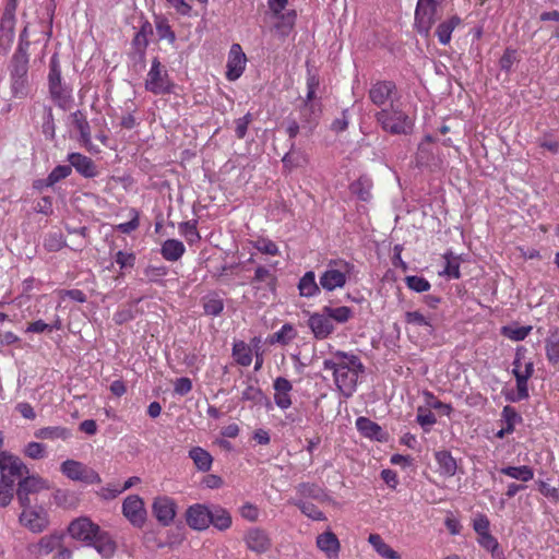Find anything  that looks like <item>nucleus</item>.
I'll use <instances>...</instances> for the list:
<instances>
[{
	"label": "nucleus",
	"instance_id": "f257e3e1",
	"mask_svg": "<svg viewBox=\"0 0 559 559\" xmlns=\"http://www.w3.org/2000/svg\"><path fill=\"white\" fill-rule=\"evenodd\" d=\"M323 368L333 372L334 383L345 397L356 391L359 374L365 372L360 358L352 353L336 350L323 361Z\"/></svg>",
	"mask_w": 559,
	"mask_h": 559
},
{
	"label": "nucleus",
	"instance_id": "f03ea898",
	"mask_svg": "<svg viewBox=\"0 0 559 559\" xmlns=\"http://www.w3.org/2000/svg\"><path fill=\"white\" fill-rule=\"evenodd\" d=\"M374 118L383 131L390 134L406 135L413 131V119L400 109L399 106L394 105L389 108H382L376 112Z\"/></svg>",
	"mask_w": 559,
	"mask_h": 559
},
{
	"label": "nucleus",
	"instance_id": "7ed1b4c3",
	"mask_svg": "<svg viewBox=\"0 0 559 559\" xmlns=\"http://www.w3.org/2000/svg\"><path fill=\"white\" fill-rule=\"evenodd\" d=\"M48 88L51 99L62 110H69L73 103L72 90L62 83L60 62L53 55L49 63Z\"/></svg>",
	"mask_w": 559,
	"mask_h": 559
},
{
	"label": "nucleus",
	"instance_id": "20e7f679",
	"mask_svg": "<svg viewBox=\"0 0 559 559\" xmlns=\"http://www.w3.org/2000/svg\"><path fill=\"white\" fill-rule=\"evenodd\" d=\"M355 269V265L343 259L330 260L320 275V286L325 292L343 288Z\"/></svg>",
	"mask_w": 559,
	"mask_h": 559
},
{
	"label": "nucleus",
	"instance_id": "39448f33",
	"mask_svg": "<svg viewBox=\"0 0 559 559\" xmlns=\"http://www.w3.org/2000/svg\"><path fill=\"white\" fill-rule=\"evenodd\" d=\"M48 489L47 480L38 475H25L17 483L16 498L22 509H29L32 506L31 496Z\"/></svg>",
	"mask_w": 559,
	"mask_h": 559
},
{
	"label": "nucleus",
	"instance_id": "423d86ee",
	"mask_svg": "<svg viewBox=\"0 0 559 559\" xmlns=\"http://www.w3.org/2000/svg\"><path fill=\"white\" fill-rule=\"evenodd\" d=\"M61 472L71 480L87 485L100 484L102 478L96 471L74 460H67L60 466Z\"/></svg>",
	"mask_w": 559,
	"mask_h": 559
},
{
	"label": "nucleus",
	"instance_id": "0eeeda50",
	"mask_svg": "<svg viewBox=\"0 0 559 559\" xmlns=\"http://www.w3.org/2000/svg\"><path fill=\"white\" fill-rule=\"evenodd\" d=\"M437 20L438 2L436 0H418L415 11L417 31L427 36Z\"/></svg>",
	"mask_w": 559,
	"mask_h": 559
},
{
	"label": "nucleus",
	"instance_id": "6e6552de",
	"mask_svg": "<svg viewBox=\"0 0 559 559\" xmlns=\"http://www.w3.org/2000/svg\"><path fill=\"white\" fill-rule=\"evenodd\" d=\"M0 473L1 480L14 484L15 479H22L29 471L19 456L10 452H2L0 454Z\"/></svg>",
	"mask_w": 559,
	"mask_h": 559
},
{
	"label": "nucleus",
	"instance_id": "1a4fd4ad",
	"mask_svg": "<svg viewBox=\"0 0 559 559\" xmlns=\"http://www.w3.org/2000/svg\"><path fill=\"white\" fill-rule=\"evenodd\" d=\"M145 88L156 95L167 94L173 90L168 73L163 69L158 58H154L152 61V67L145 81Z\"/></svg>",
	"mask_w": 559,
	"mask_h": 559
},
{
	"label": "nucleus",
	"instance_id": "9d476101",
	"mask_svg": "<svg viewBox=\"0 0 559 559\" xmlns=\"http://www.w3.org/2000/svg\"><path fill=\"white\" fill-rule=\"evenodd\" d=\"M122 514L134 527H143L147 512L142 498L138 495L128 496L122 503Z\"/></svg>",
	"mask_w": 559,
	"mask_h": 559
},
{
	"label": "nucleus",
	"instance_id": "9b49d317",
	"mask_svg": "<svg viewBox=\"0 0 559 559\" xmlns=\"http://www.w3.org/2000/svg\"><path fill=\"white\" fill-rule=\"evenodd\" d=\"M369 99L378 107L394 106V98L396 96V85L392 81H378L371 85L369 93Z\"/></svg>",
	"mask_w": 559,
	"mask_h": 559
},
{
	"label": "nucleus",
	"instance_id": "f8f14e48",
	"mask_svg": "<svg viewBox=\"0 0 559 559\" xmlns=\"http://www.w3.org/2000/svg\"><path fill=\"white\" fill-rule=\"evenodd\" d=\"M247 548L258 555L267 552L272 547L269 533L260 527H251L243 535Z\"/></svg>",
	"mask_w": 559,
	"mask_h": 559
},
{
	"label": "nucleus",
	"instance_id": "ddd939ff",
	"mask_svg": "<svg viewBox=\"0 0 559 559\" xmlns=\"http://www.w3.org/2000/svg\"><path fill=\"white\" fill-rule=\"evenodd\" d=\"M99 526L88 518L82 516L73 520L68 526L69 535L76 540L90 544L95 538Z\"/></svg>",
	"mask_w": 559,
	"mask_h": 559
},
{
	"label": "nucleus",
	"instance_id": "4468645a",
	"mask_svg": "<svg viewBox=\"0 0 559 559\" xmlns=\"http://www.w3.org/2000/svg\"><path fill=\"white\" fill-rule=\"evenodd\" d=\"M176 502L167 496L156 497L152 504V512L163 526H168L173 523L176 516Z\"/></svg>",
	"mask_w": 559,
	"mask_h": 559
},
{
	"label": "nucleus",
	"instance_id": "2eb2a0df",
	"mask_svg": "<svg viewBox=\"0 0 559 559\" xmlns=\"http://www.w3.org/2000/svg\"><path fill=\"white\" fill-rule=\"evenodd\" d=\"M20 523L33 533H41L49 525L48 514L44 510L23 509L19 516Z\"/></svg>",
	"mask_w": 559,
	"mask_h": 559
},
{
	"label": "nucleus",
	"instance_id": "dca6fc26",
	"mask_svg": "<svg viewBox=\"0 0 559 559\" xmlns=\"http://www.w3.org/2000/svg\"><path fill=\"white\" fill-rule=\"evenodd\" d=\"M247 57L239 44H233L228 53L226 78L235 81L241 76L245 71Z\"/></svg>",
	"mask_w": 559,
	"mask_h": 559
},
{
	"label": "nucleus",
	"instance_id": "f3484780",
	"mask_svg": "<svg viewBox=\"0 0 559 559\" xmlns=\"http://www.w3.org/2000/svg\"><path fill=\"white\" fill-rule=\"evenodd\" d=\"M211 509L204 504H193L186 512L187 524L197 531L206 530L211 524Z\"/></svg>",
	"mask_w": 559,
	"mask_h": 559
},
{
	"label": "nucleus",
	"instance_id": "a211bd4d",
	"mask_svg": "<svg viewBox=\"0 0 559 559\" xmlns=\"http://www.w3.org/2000/svg\"><path fill=\"white\" fill-rule=\"evenodd\" d=\"M63 533L55 532L43 536L37 543L29 545V551L37 558L48 556L57 550L63 540Z\"/></svg>",
	"mask_w": 559,
	"mask_h": 559
},
{
	"label": "nucleus",
	"instance_id": "6ab92c4d",
	"mask_svg": "<svg viewBox=\"0 0 559 559\" xmlns=\"http://www.w3.org/2000/svg\"><path fill=\"white\" fill-rule=\"evenodd\" d=\"M308 326L318 340L326 338L334 331V324L323 309L321 312H316L309 317Z\"/></svg>",
	"mask_w": 559,
	"mask_h": 559
},
{
	"label": "nucleus",
	"instance_id": "aec40b11",
	"mask_svg": "<svg viewBox=\"0 0 559 559\" xmlns=\"http://www.w3.org/2000/svg\"><path fill=\"white\" fill-rule=\"evenodd\" d=\"M274 389V402L276 406L281 409H287L292 406L293 401L290 397V392L293 390V384L289 380L284 377H278L273 382Z\"/></svg>",
	"mask_w": 559,
	"mask_h": 559
},
{
	"label": "nucleus",
	"instance_id": "412c9836",
	"mask_svg": "<svg viewBox=\"0 0 559 559\" xmlns=\"http://www.w3.org/2000/svg\"><path fill=\"white\" fill-rule=\"evenodd\" d=\"M68 162L70 163L71 168L74 167L75 170L85 178H94L98 174L93 159L81 153L69 154Z\"/></svg>",
	"mask_w": 559,
	"mask_h": 559
},
{
	"label": "nucleus",
	"instance_id": "4be33fe9",
	"mask_svg": "<svg viewBox=\"0 0 559 559\" xmlns=\"http://www.w3.org/2000/svg\"><path fill=\"white\" fill-rule=\"evenodd\" d=\"M276 282L277 278L275 274L261 265L255 269L254 276L251 280L254 289L260 290L266 288L271 293L275 292Z\"/></svg>",
	"mask_w": 559,
	"mask_h": 559
},
{
	"label": "nucleus",
	"instance_id": "5701e85b",
	"mask_svg": "<svg viewBox=\"0 0 559 559\" xmlns=\"http://www.w3.org/2000/svg\"><path fill=\"white\" fill-rule=\"evenodd\" d=\"M317 547L325 552L328 558L336 559L341 549L337 536L333 532H324L317 537Z\"/></svg>",
	"mask_w": 559,
	"mask_h": 559
},
{
	"label": "nucleus",
	"instance_id": "b1692460",
	"mask_svg": "<svg viewBox=\"0 0 559 559\" xmlns=\"http://www.w3.org/2000/svg\"><path fill=\"white\" fill-rule=\"evenodd\" d=\"M90 545H93L97 552L104 558H110L116 550L115 542L111 539L109 534L102 531L100 527L98 528L95 538L90 542Z\"/></svg>",
	"mask_w": 559,
	"mask_h": 559
},
{
	"label": "nucleus",
	"instance_id": "393cba45",
	"mask_svg": "<svg viewBox=\"0 0 559 559\" xmlns=\"http://www.w3.org/2000/svg\"><path fill=\"white\" fill-rule=\"evenodd\" d=\"M70 117L72 123L80 132V141L85 147L92 150L91 128L85 115L81 110H76L72 112Z\"/></svg>",
	"mask_w": 559,
	"mask_h": 559
},
{
	"label": "nucleus",
	"instance_id": "a878e982",
	"mask_svg": "<svg viewBox=\"0 0 559 559\" xmlns=\"http://www.w3.org/2000/svg\"><path fill=\"white\" fill-rule=\"evenodd\" d=\"M435 459L438 464L440 475L444 477H452L455 475L457 469V463L449 451H437L435 453Z\"/></svg>",
	"mask_w": 559,
	"mask_h": 559
},
{
	"label": "nucleus",
	"instance_id": "bb28decb",
	"mask_svg": "<svg viewBox=\"0 0 559 559\" xmlns=\"http://www.w3.org/2000/svg\"><path fill=\"white\" fill-rule=\"evenodd\" d=\"M296 492L300 496V499L309 498L319 502H325L330 500V497L325 491L317 484L313 483H300L296 487Z\"/></svg>",
	"mask_w": 559,
	"mask_h": 559
},
{
	"label": "nucleus",
	"instance_id": "cd10ccee",
	"mask_svg": "<svg viewBox=\"0 0 559 559\" xmlns=\"http://www.w3.org/2000/svg\"><path fill=\"white\" fill-rule=\"evenodd\" d=\"M28 72V55L26 47H17L11 61V78H21L27 75Z\"/></svg>",
	"mask_w": 559,
	"mask_h": 559
},
{
	"label": "nucleus",
	"instance_id": "c85d7f7f",
	"mask_svg": "<svg viewBox=\"0 0 559 559\" xmlns=\"http://www.w3.org/2000/svg\"><path fill=\"white\" fill-rule=\"evenodd\" d=\"M298 289L301 296L310 298L320 293V282H316V274L313 271H308L299 280Z\"/></svg>",
	"mask_w": 559,
	"mask_h": 559
},
{
	"label": "nucleus",
	"instance_id": "c756f323",
	"mask_svg": "<svg viewBox=\"0 0 559 559\" xmlns=\"http://www.w3.org/2000/svg\"><path fill=\"white\" fill-rule=\"evenodd\" d=\"M15 22L1 20L0 22V55H7L15 36Z\"/></svg>",
	"mask_w": 559,
	"mask_h": 559
},
{
	"label": "nucleus",
	"instance_id": "7c9ffc66",
	"mask_svg": "<svg viewBox=\"0 0 559 559\" xmlns=\"http://www.w3.org/2000/svg\"><path fill=\"white\" fill-rule=\"evenodd\" d=\"M356 427L361 432L362 436L381 441L382 428L374 421L370 420L367 417H358L356 420Z\"/></svg>",
	"mask_w": 559,
	"mask_h": 559
},
{
	"label": "nucleus",
	"instance_id": "2f4dec72",
	"mask_svg": "<svg viewBox=\"0 0 559 559\" xmlns=\"http://www.w3.org/2000/svg\"><path fill=\"white\" fill-rule=\"evenodd\" d=\"M189 457L193 461L200 472H209L212 467V455L201 447H193L189 451Z\"/></svg>",
	"mask_w": 559,
	"mask_h": 559
},
{
	"label": "nucleus",
	"instance_id": "473e14b6",
	"mask_svg": "<svg viewBox=\"0 0 559 559\" xmlns=\"http://www.w3.org/2000/svg\"><path fill=\"white\" fill-rule=\"evenodd\" d=\"M545 350L550 364L559 362V330L557 328L549 331V335L545 340Z\"/></svg>",
	"mask_w": 559,
	"mask_h": 559
},
{
	"label": "nucleus",
	"instance_id": "72a5a7b5",
	"mask_svg": "<svg viewBox=\"0 0 559 559\" xmlns=\"http://www.w3.org/2000/svg\"><path fill=\"white\" fill-rule=\"evenodd\" d=\"M34 435L43 440H67L71 437V430L61 426L44 427L36 430Z\"/></svg>",
	"mask_w": 559,
	"mask_h": 559
},
{
	"label": "nucleus",
	"instance_id": "f704fd0d",
	"mask_svg": "<svg viewBox=\"0 0 559 559\" xmlns=\"http://www.w3.org/2000/svg\"><path fill=\"white\" fill-rule=\"evenodd\" d=\"M185 250V246L181 241L177 239H167L162 245L160 253L167 261H177L183 255Z\"/></svg>",
	"mask_w": 559,
	"mask_h": 559
},
{
	"label": "nucleus",
	"instance_id": "c9c22d12",
	"mask_svg": "<svg viewBox=\"0 0 559 559\" xmlns=\"http://www.w3.org/2000/svg\"><path fill=\"white\" fill-rule=\"evenodd\" d=\"M211 524L219 531H226L231 526L230 513L219 506H215L211 509Z\"/></svg>",
	"mask_w": 559,
	"mask_h": 559
},
{
	"label": "nucleus",
	"instance_id": "e433bc0d",
	"mask_svg": "<svg viewBox=\"0 0 559 559\" xmlns=\"http://www.w3.org/2000/svg\"><path fill=\"white\" fill-rule=\"evenodd\" d=\"M368 542L372 545L374 550L385 559H399L400 555L393 550L379 534H370Z\"/></svg>",
	"mask_w": 559,
	"mask_h": 559
},
{
	"label": "nucleus",
	"instance_id": "4c0bfd02",
	"mask_svg": "<svg viewBox=\"0 0 559 559\" xmlns=\"http://www.w3.org/2000/svg\"><path fill=\"white\" fill-rule=\"evenodd\" d=\"M500 472L511 478L521 480V481H530L534 477V472L532 467L527 465L522 466H507L502 467Z\"/></svg>",
	"mask_w": 559,
	"mask_h": 559
},
{
	"label": "nucleus",
	"instance_id": "58836bf2",
	"mask_svg": "<svg viewBox=\"0 0 559 559\" xmlns=\"http://www.w3.org/2000/svg\"><path fill=\"white\" fill-rule=\"evenodd\" d=\"M461 20L457 16H452L450 20L442 22L438 25L436 35L442 45H447L451 40V34L454 28L460 24Z\"/></svg>",
	"mask_w": 559,
	"mask_h": 559
},
{
	"label": "nucleus",
	"instance_id": "ea45409f",
	"mask_svg": "<svg viewBox=\"0 0 559 559\" xmlns=\"http://www.w3.org/2000/svg\"><path fill=\"white\" fill-rule=\"evenodd\" d=\"M233 357L237 364L247 367L252 361L251 348L242 341L236 342L233 346Z\"/></svg>",
	"mask_w": 559,
	"mask_h": 559
},
{
	"label": "nucleus",
	"instance_id": "a19ab883",
	"mask_svg": "<svg viewBox=\"0 0 559 559\" xmlns=\"http://www.w3.org/2000/svg\"><path fill=\"white\" fill-rule=\"evenodd\" d=\"M275 16L278 19L275 28L282 37L288 36L295 25L296 12L293 10Z\"/></svg>",
	"mask_w": 559,
	"mask_h": 559
},
{
	"label": "nucleus",
	"instance_id": "79ce46f5",
	"mask_svg": "<svg viewBox=\"0 0 559 559\" xmlns=\"http://www.w3.org/2000/svg\"><path fill=\"white\" fill-rule=\"evenodd\" d=\"M289 502L296 506L306 516L314 521L325 520L324 514L313 503L306 502L302 499H292Z\"/></svg>",
	"mask_w": 559,
	"mask_h": 559
},
{
	"label": "nucleus",
	"instance_id": "37998d69",
	"mask_svg": "<svg viewBox=\"0 0 559 559\" xmlns=\"http://www.w3.org/2000/svg\"><path fill=\"white\" fill-rule=\"evenodd\" d=\"M322 309L324 310V313L328 314V317L330 318L331 321L334 320L337 323L347 322L352 318V314H353L352 309L346 306L336 307V308H332L330 306H324Z\"/></svg>",
	"mask_w": 559,
	"mask_h": 559
},
{
	"label": "nucleus",
	"instance_id": "c03bdc74",
	"mask_svg": "<svg viewBox=\"0 0 559 559\" xmlns=\"http://www.w3.org/2000/svg\"><path fill=\"white\" fill-rule=\"evenodd\" d=\"M295 337H296V331H295L294 326L289 323H286L271 336L270 342L271 343H280L282 345H287Z\"/></svg>",
	"mask_w": 559,
	"mask_h": 559
},
{
	"label": "nucleus",
	"instance_id": "a18cd8bd",
	"mask_svg": "<svg viewBox=\"0 0 559 559\" xmlns=\"http://www.w3.org/2000/svg\"><path fill=\"white\" fill-rule=\"evenodd\" d=\"M72 173V168L70 165H59L55 167L48 177L45 179V187H52L60 180L69 177Z\"/></svg>",
	"mask_w": 559,
	"mask_h": 559
},
{
	"label": "nucleus",
	"instance_id": "49530a36",
	"mask_svg": "<svg viewBox=\"0 0 559 559\" xmlns=\"http://www.w3.org/2000/svg\"><path fill=\"white\" fill-rule=\"evenodd\" d=\"M321 109L318 104L306 102L304 106L300 108V115L304 122L312 124L316 123Z\"/></svg>",
	"mask_w": 559,
	"mask_h": 559
},
{
	"label": "nucleus",
	"instance_id": "de8ad7c7",
	"mask_svg": "<svg viewBox=\"0 0 559 559\" xmlns=\"http://www.w3.org/2000/svg\"><path fill=\"white\" fill-rule=\"evenodd\" d=\"M478 543L486 550L490 551L493 558H501L502 551L499 550V544L490 533L478 536Z\"/></svg>",
	"mask_w": 559,
	"mask_h": 559
},
{
	"label": "nucleus",
	"instance_id": "09e8293b",
	"mask_svg": "<svg viewBox=\"0 0 559 559\" xmlns=\"http://www.w3.org/2000/svg\"><path fill=\"white\" fill-rule=\"evenodd\" d=\"M443 259L445 260V266H444V270L442 271V274H444L449 277L459 278L461 274H460V263H459L457 259L453 255L452 252H447L443 255Z\"/></svg>",
	"mask_w": 559,
	"mask_h": 559
},
{
	"label": "nucleus",
	"instance_id": "8fccbe9b",
	"mask_svg": "<svg viewBox=\"0 0 559 559\" xmlns=\"http://www.w3.org/2000/svg\"><path fill=\"white\" fill-rule=\"evenodd\" d=\"M532 331V326H503L502 334L512 341H523Z\"/></svg>",
	"mask_w": 559,
	"mask_h": 559
},
{
	"label": "nucleus",
	"instance_id": "3c124183",
	"mask_svg": "<svg viewBox=\"0 0 559 559\" xmlns=\"http://www.w3.org/2000/svg\"><path fill=\"white\" fill-rule=\"evenodd\" d=\"M179 230L190 243L200 239V235L197 229V221L182 222L179 225Z\"/></svg>",
	"mask_w": 559,
	"mask_h": 559
},
{
	"label": "nucleus",
	"instance_id": "603ef678",
	"mask_svg": "<svg viewBox=\"0 0 559 559\" xmlns=\"http://www.w3.org/2000/svg\"><path fill=\"white\" fill-rule=\"evenodd\" d=\"M405 283L409 289L416 293L427 292L431 287L426 278L416 275L406 276Z\"/></svg>",
	"mask_w": 559,
	"mask_h": 559
},
{
	"label": "nucleus",
	"instance_id": "864d4df0",
	"mask_svg": "<svg viewBox=\"0 0 559 559\" xmlns=\"http://www.w3.org/2000/svg\"><path fill=\"white\" fill-rule=\"evenodd\" d=\"M204 312L209 316H218L224 309V302L218 297H206L203 300Z\"/></svg>",
	"mask_w": 559,
	"mask_h": 559
},
{
	"label": "nucleus",
	"instance_id": "5fc2aeb1",
	"mask_svg": "<svg viewBox=\"0 0 559 559\" xmlns=\"http://www.w3.org/2000/svg\"><path fill=\"white\" fill-rule=\"evenodd\" d=\"M11 88L15 97H25L28 93V79L27 75L21 78H11Z\"/></svg>",
	"mask_w": 559,
	"mask_h": 559
},
{
	"label": "nucleus",
	"instance_id": "6e6d98bb",
	"mask_svg": "<svg viewBox=\"0 0 559 559\" xmlns=\"http://www.w3.org/2000/svg\"><path fill=\"white\" fill-rule=\"evenodd\" d=\"M144 275L150 283H160L162 278L167 275V267L148 265L144 270Z\"/></svg>",
	"mask_w": 559,
	"mask_h": 559
},
{
	"label": "nucleus",
	"instance_id": "4d7b16f0",
	"mask_svg": "<svg viewBox=\"0 0 559 559\" xmlns=\"http://www.w3.org/2000/svg\"><path fill=\"white\" fill-rule=\"evenodd\" d=\"M405 322L407 324L420 325V326L423 325V326H428L430 329L432 328L430 318L425 317L419 311H407L405 313Z\"/></svg>",
	"mask_w": 559,
	"mask_h": 559
},
{
	"label": "nucleus",
	"instance_id": "13d9d810",
	"mask_svg": "<svg viewBox=\"0 0 559 559\" xmlns=\"http://www.w3.org/2000/svg\"><path fill=\"white\" fill-rule=\"evenodd\" d=\"M63 246H64V240H63L62 235L59 233L49 234L45 238V241H44V247L49 252L59 251L60 249L63 248Z\"/></svg>",
	"mask_w": 559,
	"mask_h": 559
},
{
	"label": "nucleus",
	"instance_id": "bf43d9fd",
	"mask_svg": "<svg viewBox=\"0 0 559 559\" xmlns=\"http://www.w3.org/2000/svg\"><path fill=\"white\" fill-rule=\"evenodd\" d=\"M13 483L0 479V507L4 508L10 504L13 499Z\"/></svg>",
	"mask_w": 559,
	"mask_h": 559
},
{
	"label": "nucleus",
	"instance_id": "052dcab7",
	"mask_svg": "<svg viewBox=\"0 0 559 559\" xmlns=\"http://www.w3.org/2000/svg\"><path fill=\"white\" fill-rule=\"evenodd\" d=\"M241 399L260 404L264 399V394L260 388L250 384L242 391Z\"/></svg>",
	"mask_w": 559,
	"mask_h": 559
},
{
	"label": "nucleus",
	"instance_id": "680f3d73",
	"mask_svg": "<svg viewBox=\"0 0 559 559\" xmlns=\"http://www.w3.org/2000/svg\"><path fill=\"white\" fill-rule=\"evenodd\" d=\"M46 447L39 442H29L24 450V454L33 460H39L45 456Z\"/></svg>",
	"mask_w": 559,
	"mask_h": 559
},
{
	"label": "nucleus",
	"instance_id": "e2e57ef3",
	"mask_svg": "<svg viewBox=\"0 0 559 559\" xmlns=\"http://www.w3.org/2000/svg\"><path fill=\"white\" fill-rule=\"evenodd\" d=\"M254 247L257 250L265 254L277 255L280 253L276 243L270 239H258Z\"/></svg>",
	"mask_w": 559,
	"mask_h": 559
},
{
	"label": "nucleus",
	"instance_id": "0e129e2a",
	"mask_svg": "<svg viewBox=\"0 0 559 559\" xmlns=\"http://www.w3.org/2000/svg\"><path fill=\"white\" fill-rule=\"evenodd\" d=\"M437 421L436 416L430 411H425L421 407L418 408L417 414V423L426 430H429V427L435 425Z\"/></svg>",
	"mask_w": 559,
	"mask_h": 559
},
{
	"label": "nucleus",
	"instance_id": "69168bd1",
	"mask_svg": "<svg viewBox=\"0 0 559 559\" xmlns=\"http://www.w3.org/2000/svg\"><path fill=\"white\" fill-rule=\"evenodd\" d=\"M252 115L248 112L243 117L235 120V133L238 139H243L246 136L248 126L252 122Z\"/></svg>",
	"mask_w": 559,
	"mask_h": 559
},
{
	"label": "nucleus",
	"instance_id": "338daca9",
	"mask_svg": "<svg viewBox=\"0 0 559 559\" xmlns=\"http://www.w3.org/2000/svg\"><path fill=\"white\" fill-rule=\"evenodd\" d=\"M516 62V51L514 49L507 48L502 57L500 58V68L504 71H510L512 66Z\"/></svg>",
	"mask_w": 559,
	"mask_h": 559
},
{
	"label": "nucleus",
	"instance_id": "774afa93",
	"mask_svg": "<svg viewBox=\"0 0 559 559\" xmlns=\"http://www.w3.org/2000/svg\"><path fill=\"white\" fill-rule=\"evenodd\" d=\"M43 133L49 138H55V121L51 108L46 109L45 120L43 122Z\"/></svg>",
	"mask_w": 559,
	"mask_h": 559
}]
</instances>
